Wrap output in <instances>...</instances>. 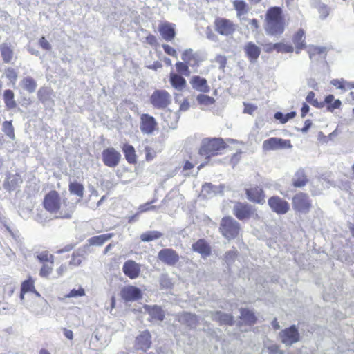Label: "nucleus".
I'll return each instance as SVG.
<instances>
[{
    "label": "nucleus",
    "instance_id": "nucleus-42",
    "mask_svg": "<svg viewBox=\"0 0 354 354\" xmlns=\"http://www.w3.org/2000/svg\"><path fill=\"white\" fill-rule=\"evenodd\" d=\"M175 66L178 74H181L185 76H189L190 75L188 64L184 62H177L175 64Z\"/></svg>",
    "mask_w": 354,
    "mask_h": 354
},
{
    "label": "nucleus",
    "instance_id": "nucleus-64",
    "mask_svg": "<svg viewBox=\"0 0 354 354\" xmlns=\"http://www.w3.org/2000/svg\"><path fill=\"white\" fill-rule=\"evenodd\" d=\"M269 354H284L279 347L277 345H272L268 348Z\"/></svg>",
    "mask_w": 354,
    "mask_h": 354
},
{
    "label": "nucleus",
    "instance_id": "nucleus-28",
    "mask_svg": "<svg viewBox=\"0 0 354 354\" xmlns=\"http://www.w3.org/2000/svg\"><path fill=\"white\" fill-rule=\"evenodd\" d=\"M145 309L150 316L149 321H162L165 318V312L160 306L146 305Z\"/></svg>",
    "mask_w": 354,
    "mask_h": 354
},
{
    "label": "nucleus",
    "instance_id": "nucleus-18",
    "mask_svg": "<svg viewBox=\"0 0 354 354\" xmlns=\"http://www.w3.org/2000/svg\"><path fill=\"white\" fill-rule=\"evenodd\" d=\"M120 295L125 301H132L141 299L142 292L138 287L129 285L122 288Z\"/></svg>",
    "mask_w": 354,
    "mask_h": 354
},
{
    "label": "nucleus",
    "instance_id": "nucleus-43",
    "mask_svg": "<svg viewBox=\"0 0 354 354\" xmlns=\"http://www.w3.org/2000/svg\"><path fill=\"white\" fill-rule=\"evenodd\" d=\"M275 51L281 53H289L294 51V48L290 44H284L283 42H278L274 44Z\"/></svg>",
    "mask_w": 354,
    "mask_h": 354
},
{
    "label": "nucleus",
    "instance_id": "nucleus-58",
    "mask_svg": "<svg viewBox=\"0 0 354 354\" xmlns=\"http://www.w3.org/2000/svg\"><path fill=\"white\" fill-rule=\"evenodd\" d=\"M162 48L165 53L174 57H177L176 50L168 44H163Z\"/></svg>",
    "mask_w": 354,
    "mask_h": 354
},
{
    "label": "nucleus",
    "instance_id": "nucleus-8",
    "mask_svg": "<svg viewBox=\"0 0 354 354\" xmlns=\"http://www.w3.org/2000/svg\"><path fill=\"white\" fill-rule=\"evenodd\" d=\"M152 106L158 109H166L171 102L170 93L164 89L155 90L149 98Z\"/></svg>",
    "mask_w": 354,
    "mask_h": 354
},
{
    "label": "nucleus",
    "instance_id": "nucleus-37",
    "mask_svg": "<svg viewBox=\"0 0 354 354\" xmlns=\"http://www.w3.org/2000/svg\"><path fill=\"white\" fill-rule=\"evenodd\" d=\"M23 88L28 93H34L37 88V82L32 77H25L21 80Z\"/></svg>",
    "mask_w": 354,
    "mask_h": 354
},
{
    "label": "nucleus",
    "instance_id": "nucleus-19",
    "mask_svg": "<svg viewBox=\"0 0 354 354\" xmlns=\"http://www.w3.org/2000/svg\"><path fill=\"white\" fill-rule=\"evenodd\" d=\"M175 27L174 24L168 21L160 23L158 26V31L162 39L167 41L174 40L176 37Z\"/></svg>",
    "mask_w": 354,
    "mask_h": 354
},
{
    "label": "nucleus",
    "instance_id": "nucleus-32",
    "mask_svg": "<svg viewBox=\"0 0 354 354\" xmlns=\"http://www.w3.org/2000/svg\"><path fill=\"white\" fill-rule=\"evenodd\" d=\"M126 160L129 164L137 162V156L134 147L129 144H124L122 147Z\"/></svg>",
    "mask_w": 354,
    "mask_h": 354
},
{
    "label": "nucleus",
    "instance_id": "nucleus-7",
    "mask_svg": "<svg viewBox=\"0 0 354 354\" xmlns=\"http://www.w3.org/2000/svg\"><path fill=\"white\" fill-rule=\"evenodd\" d=\"M214 27L218 34L228 37L236 32L237 25L229 19L218 17L214 19Z\"/></svg>",
    "mask_w": 354,
    "mask_h": 354
},
{
    "label": "nucleus",
    "instance_id": "nucleus-6",
    "mask_svg": "<svg viewBox=\"0 0 354 354\" xmlns=\"http://www.w3.org/2000/svg\"><path fill=\"white\" fill-rule=\"evenodd\" d=\"M233 214L239 221L249 220L251 218H259L256 209L250 204L237 201L233 207Z\"/></svg>",
    "mask_w": 354,
    "mask_h": 354
},
{
    "label": "nucleus",
    "instance_id": "nucleus-52",
    "mask_svg": "<svg viewBox=\"0 0 354 354\" xmlns=\"http://www.w3.org/2000/svg\"><path fill=\"white\" fill-rule=\"evenodd\" d=\"M197 100L200 104L205 105H210L215 102V100L212 97L205 95H199Z\"/></svg>",
    "mask_w": 354,
    "mask_h": 354
},
{
    "label": "nucleus",
    "instance_id": "nucleus-10",
    "mask_svg": "<svg viewBox=\"0 0 354 354\" xmlns=\"http://www.w3.org/2000/svg\"><path fill=\"white\" fill-rule=\"evenodd\" d=\"M158 259L162 263L169 266H175L179 262L178 253L172 248H163L158 253Z\"/></svg>",
    "mask_w": 354,
    "mask_h": 354
},
{
    "label": "nucleus",
    "instance_id": "nucleus-25",
    "mask_svg": "<svg viewBox=\"0 0 354 354\" xmlns=\"http://www.w3.org/2000/svg\"><path fill=\"white\" fill-rule=\"evenodd\" d=\"M182 75L176 72H171L169 74V82L176 90L183 91L187 86L186 80Z\"/></svg>",
    "mask_w": 354,
    "mask_h": 354
},
{
    "label": "nucleus",
    "instance_id": "nucleus-1",
    "mask_svg": "<svg viewBox=\"0 0 354 354\" xmlns=\"http://www.w3.org/2000/svg\"><path fill=\"white\" fill-rule=\"evenodd\" d=\"M44 209L51 214H55L56 218L70 219L75 211V206L62 199L59 193L53 189L44 196L42 201Z\"/></svg>",
    "mask_w": 354,
    "mask_h": 354
},
{
    "label": "nucleus",
    "instance_id": "nucleus-14",
    "mask_svg": "<svg viewBox=\"0 0 354 354\" xmlns=\"http://www.w3.org/2000/svg\"><path fill=\"white\" fill-rule=\"evenodd\" d=\"M158 124L155 118L147 113L140 115V129L145 134H152L157 129Z\"/></svg>",
    "mask_w": 354,
    "mask_h": 354
},
{
    "label": "nucleus",
    "instance_id": "nucleus-20",
    "mask_svg": "<svg viewBox=\"0 0 354 354\" xmlns=\"http://www.w3.org/2000/svg\"><path fill=\"white\" fill-rule=\"evenodd\" d=\"M309 182L308 175L303 168L297 169L292 178V185L295 188H302Z\"/></svg>",
    "mask_w": 354,
    "mask_h": 354
},
{
    "label": "nucleus",
    "instance_id": "nucleus-54",
    "mask_svg": "<svg viewBox=\"0 0 354 354\" xmlns=\"http://www.w3.org/2000/svg\"><path fill=\"white\" fill-rule=\"evenodd\" d=\"M215 61L219 65V68L223 70L227 65V57L222 55H218L215 57Z\"/></svg>",
    "mask_w": 354,
    "mask_h": 354
},
{
    "label": "nucleus",
    "instance_id": "nucleus-63",
    "mask_svg": "<svg viewBox=\"0 0 354 354\" xmlns=\"http://www.w3.org/2000/svg\"><path fill=\"white\" fill-rule=\"evenodd\" d=\"M146 41L148 44L154 46L158 44L157 39L153 35L149 34L146 37Z\"/></svg>",
    "mask_w": 354,
    "mask_h": 354
},
{
    "label": "nucleus",
    "instance_id": "nucleus-59",
    "mask_svg": "<svg viewBox=\"0 0 354 354\" xmlns=\"http://www.w3.org/2000/svg\"><path fill=\"white\" fill-rule=\"evenodd\" d=\"M257 106L252 104L244 103L243 113L252 115L257 110Z\"/></svg>",
    "mask_w": 354,
    "mask_h": 354
},
{
    "label": "nucleus",
    "instance_id": "nucleus-9",
    "mask_svg": "<svg viewBox=\"0 0 354 354\" xmlns=\"http://www.w3.org/2000/svg\"><path fill=\"white\" fill-rule=\"evenodd\" d=\"M292 147L290 140L272 137L263 141V149L264 151H274L279 149H290Z\"/></svg>",
    "mask_w": 354,
    "mask_h": 354
},
{
    "label": "nucleus",
    "instance_id": "nucleus-40",
    "mask_svg": "<svg viewBox=\"0 0 354 354\" xmlns=\"http://www.w3.org/2000/svg\"><path fill=\"white\" fill-rule=\"evenodd\" d=\"M36 258L41 264L45 263H51V264H54V255L50 254L48 250L39 252L37 254Z\"/></svg>",
    "mask_w": 354,
    "mask_h": 354
},
{
    "label": "nucleus",
    "instance_id": "nucleus-46",
    "mask_svg": "<svg viewBox=\"0 0 354 354\" xmlns=\"http://www.w3.org/2000/svg\"><path fill=\"white\" fill-rule=\"evenodd\" d=\"M295 115L296 113L295 111L288 113L287 114H283L281 112H277L274 113V118L276 120H279L281 123L284 124L287 122L290 119L295 118Z\"/></svg>",
    "mask_w": 354,
    "mask_h": 354
},
{
    "label": "nucleus",
    "instance_id": "nucleus-62",
    "mask_svg": "<svg viewBox=\"0 0 354 354\" xmlns=\"http://www.w3.org/2000/svg\"><path fill=\"white\" fill-rule=\"evenodd\" d=\"M241 153L242 152L239 151L232 156L230 162L233 166L236 165L240 161L241 158Z\"/></svg>",
    "mask_w": 354,
    "mask_h": 354
},
{
    "label": "nucleus",
    "instance_id": "nucleus-53",
    "mask_svg": "<svg viewBox=\"0 0 354 354\" xmlns=\"http://www.w3.org/2000/svg\"><path fill=\"white\" fill-rule=\"evenodd\" d=\"M145 160L148 162L151 161L156 156V152L149 146H146L145 147Z\"/></svg>",
    "mask_w": 354,
    "mask_h": 354
},
{
    "label": "nucleus",
    "instance_id": "nucleus-38",
    "mask_svg": "<svg viewBox=\"0 0 354 354\" xmlns=\"http://www.w3.org/2000/svg\"><path fill=\"white\" fill-rule=\"evenodd\" d=\"M327 48L323 46H310L308 48V53L310 59L317 56H323L326 54Z\"/></svg>",
    "mask_w": 354,
    "mask_h": 354
},
{
    "label": "nucleus",
    "instance_id": "nucleus-15",
    "mask_svg": "<svg viewBox=\"0 0 354 354\" xmlns=\"http://www.w3.org/2000/svg\"><path fill=\"white\" fill-rule=\"evenodd\" d=\"M122 271L128 278L136 279L141 274V265L133 260H127L123 264Z\"/></svg>",
    "mask_w": 354,
    "mask_h": 354
},
{
    "label": "nucleus",
    "instance_id": "nucleus-48",
    "mask_svg": "<svg viewBox=\"0 0 354 354\" xmlns=\"http://www.w3.org/2000/svg\"><path fill=\"white\" fill-rule=\"evenodd\" d=\"M306 100L308 103L310 104L315 108L322 109L323 104H321V102H319L317 98H315V94L313 91H310L306 97Z\"/></svg>",
    "mask_w": 354,
    "mask_h": 354
},
{
    "label": "nucleus",
    "instance_id": "nucleus-23",
    "mask_svg": "<svg viewBox=\"0 0 354 354\" xmlns=\"http://www.w3.org/2000/svg\"><path fill=\"white\" fill-rule=\"evenodd\" d=\"M305 32L303 29H299L292 36V42L295 44V52L299 54L306 48Z\"/></svg>",
    "mask_w": 354,
    "mask_h": 354
},
{
    "label": "nucleus",
    "instance_id": "nucleus-33",
    "mask_svg": "<svg viewBox=\"0 0 354 354\" xmlns=\"http://www.w3.org/2000/svg\"><path fill=\"white\" fill-rule=\"evenodd\" d=\"M232 4L236 10V16L239 19L249 12V6L243 0H234Z\"/></svg>",
    "mask_w": 354,
    "mask_h": 354
},
{
    "label": "nucleus",
    "instance_id": "nucleus-44",
    "mask_svg": "<svg viewBox=\"0 0 354 354\" xmlns=\"http://www.w3.org/2000/svg\"><path fill=\"white\" fill-rule=\"evenodd\" d=\"M54 264L51 263H42V266L39 270V276L42 278H48L50 274L53 272Z\"/></svg>",
    "mask_w": 354,
    "mask_h": 354
},
{
    "label": "nucleus",
    "instance_id": "nucleus-22",
    "mask_svg": "<svg viewBox=\"0 0 354 354\" xmlns=\"http://www.w3.org/2000/svg\"><path fill=\"white\" fill-rule=\"evenodd\" d=\"M243 50L246 57L251 62H256L261 54V48L252 41L247 42Z\"/></svg>",
    "mask_w": 354,
    "mask_h": 354
},
{
    "label": "nucleus",
    "instance_id": "nucleus-16",
    "mask_svg": "<svg viewBox=\"0 0 354 354\" xmlns=\"http://www.w3.org/2000/svg\"><path fill=\"white\" fill-rule=\"evenodd\" d=\"M281 342L286 345H291L299 340V333L295 326H291L280 333Z\"/></svg>",
    "mask_w": 354,
    "mask_h": 354
},
{
    "label": "nucleus",
    "instance_id": "nucleus-60",
    "mask_svg": "<svg viewBox=\"0 0 354 354\" xmlns=\"http://www.w3.org/2000/svg\"><path fill=\"white\" fill-rule=\"evenodd\" d=\"M181 317L185 321H192L194 322H197V317L196 315L192 314L190 313L184 312L181 314Z\"/></svg>",
    "mask_w": 354,
    "mask_h": 354
},
{
    "label": "nucleus",
    "instance_id": "nucleus-61",
    "mask_svg": "<svg viewBox=\"0 0 354 354\" xmlns=\"http://www.w3.org/2000/svg\"><path fill=\"white\" fill-rule=\"evenodd\" d=\"M331 84L337 88L345 89L346 82L344 80H333Z\"/></svg>",
    "mask_w": 354,
    "mask_h": 354
},
{
    "label": "nucleus",
    "instance_id": "nucleus-2",
    "mask_svg": "<svg viewBox=\"0 0 354 354\" xmlns=\"http://www.w3.org/2000/svg\"><path fill=\"white\" fill-rule=\"evenodd\" d=\"M286 22L283 10L279 6L270 7L265 14L264 30L272 37L281 35L286 29Z\"/></svg>",
    "mask_w": 354,
    "mask_h": 354
},
{
    "label": "nucleus",
    "instance_id": "nucleus-51",
    "mask_svg": "<svg viewBox=\"0 0 354 354\" xmlns=\"http://www.w3.org/2000/svg\"><path fill=\"white\" fill-rule=\"evenodd\" d=\"M85 295V290L82 287L78 289H72L68 294L65 295V298L79 297Z\"/></svg>",
    "mask_w": 354,
    "mask_h": 354
},
{
    "label": "nucleus",
    "instance_id": "nucleus-30",
    "mask_svg": "<svg viewBox=\"0 0 354 354\" xmlns=\"http://www.w3.org/2000/svg\"><path fill=\"white\" fill-rule=\"evenodd\" d=\"M240 319L247 325H254L257 318L254 312L248 308H241L240 310Z\"/></svg>",
    "mask_w": 354,
    "mask_h": 354
},
{
    "label": "nucleus",
    "instance_id": "nucleus-45",
    "mask_svg": "<svg viewBox=\"0 0 354 354\" xmlns=\"http://www.w3.org/2000/svg\"><path fill=\"white\" fill-rule=\"evenodd\" d=\"M5 75L8 80H9L10 84L14 86L18 78V74L15 69L11 67H8L5 70Z\"/></svg>",
    "mask_w": 354,
    "mask_h": 354
},
{
    "label": "nucleus",
    "instance_id": "nucleus-17",
    "mask_svg": "<svg viewBox=\"0 0 354 354\" xmlns=\"http://www.w3.org/2000/svg\"><path fill=\"white\" fill-rule=\"evenodd\" d=\"M247 198L254 203L263 204L265 202V193L263 189L259 186H254L245 189Z\"/></svg>",
    "mask_w": 354,
    "mask_h": 354
},
{
    "label": "nucleus",
    "instance_id": "nucleus-41",
    "mask_svg": "<svg viewBox=\"0 0 354 354\" xmlns=\"http://www.w3.org/2000/svg\"><path fill=\"white\" fill-rule=\"evenodd\" d=\"M53 90L48 87H41L37 92V97L41 102H45L50 98Z\"/></svg>",
    "mask_w": 354,
    "mask_h": 354
},
{
    "label": "nucleus",
    "instance_id": "nucleus-35",
    "mask_svg": "<svg viewBox=\"0 0 354 354\" xmlns=\"http://www.w3.org/2000/svg\"><path fill=\"white\" fill-rule=\"evenodd\" d=\"M113 236V233L104 234L98 236H95L90 238L88 240L89 245H102L105 242L111 239Z\"/></svg>",
    "mask_w": 354,
    "mask_h": 354
},
{
    "label": "nucleus",
    "instance_id": "nucleus-31",
    "mask_svg": "<svg viewBox=\"0 0 354 354\" xmlns=\"http://www.w3.org/2000/svg\"><path fill=\"white\" fill-rule=\"evenodd\" d=\"M0 53L3 61L6 64L11 62L14 57V51L10 44L3 43L0 45Z\"/></svg>",
    "mask_w": 354,
    "mask_h": 354
},
{
    "label": "nucleus",
    "instance_id": "nucleus-57",
    "mask_svg": "<svg viewBox=\"0 0 354 354\" xmlns=\"http://www.w3.org/2000/svg\"><path fill=\"white\" fill-rule=\"evenodd\" d=\"M39 44L40 47L46 50H50L51 49V46L45 37H41L39 40Z\"/></svg>",
    "mask_w": 354,
    "mask_h": 354
},
{
    "label": "nucleus",
    "instance_id": "nucleus-4",
    "mask_svg": "<svg viewBox=\"0 0 354 354\" xmlns=\"http://www.w3.org/2000/svg\"><path fill=\"white\" fill-rule=\"evenodd\" d=\"M240 223L230 216L221 218L219 225V232L227 240L238 238L241 234Z\"/></svg>",
    "mask_w": 354,
    "mask_h": 354
},
{
    "label": "nucleus",
    "instance_id": "nucleus-21",
    "mask_svg": "<svg viewBox=\"0 0 354 354\" xmlns=\"http://www.w3.org/2000/svg\"><path fill=\"white\" fill-rule=\"evenodd\" d=\"M193 251L199 253L202 257H207L211 254L212 249L209 244L203 239H200L192 244Z\"/></svg>",
    "mask_w": 354,
    "mask_h": 354
},
{
    "label": "nucleus",
    "instance_id": "nucleus-34",
    "mask_svg": "<svg viewBox=\"0 0 354 354\" xmlns=\"http://www.w3.org/2000/svg\"><path fill=\"white\" fill-rule=\"evenodd\" d=\"M35 281L31 277L24 281L21 284L20 298L24 299V295L28 292H35Z\"/></svg>",
    "mask_w": 354,
    "mask_h": 354
},
{
    "label": "nucleus",
    "instance_id": "nucleus-27",
    "mask_svg": "<svg viewBox=\"0 0 354 354\" xmlns=\"http://www.w3.org/2000/svg\"><path fill=\"white\" fill-rule=\"evenodd\" d=\"M212 319L219 325L232 326L234 323V317L231 314H227L221 311H216L212 314Z\"/></svg>",
    "mask_w": 354,
    "mask_h": 354
},
{
    "label": "nucleus",
    "instance_id": "nucleus-29",
    "mask_svg": "<svg viewBox=\"0 0 354 354\" xmlns=\"http://www.w3.org/2000/svg\"><path fill=\"white\" fill-rule=\"evenodd\" d=\"M3 100L7 110H12L17 106L15 100V93L11 89H6L3 93Z\"/></svg>",
    "mask_w": 354,
    "mask_h": 354
},
{
    "label": "nucleus",
    "instance_id": "nucleus-39",
    "mask_svg": "<svg viewBox=\"0 0 354 354\" xmlns=\"http://www.w3.org/2000/svg\"><path fill=\"white\" fill-rule=\"evenodd\" d=\"M162 234L158 231H148L140 235V240L143 242H149L162 237Z\"/></svg>",
    "mask_w": 354,
    "mask_h": 354
},
{
    "label": "nucleus",
    "instance_id": "nucleus-55",
    "mask_svg": "<svg viewBox=\"0 0 354 354\" xmlns=\"http://www.w3.org/2000/svg\"><path fill=\"white\" fill-rule=\"evenodd\" d=\"M190 160L192 161L186 160L184 162V165L183 167V169L184 171L191 170L192 169H193L195 165L198 163L197 160L196 159H194L192 156H190Z\"/></svg>",
    "mask_w": 354,
    "mask_h": 354
},
{
    "label": "nucleus",
    "instance_id": "nucleus-26",
    "mask_svg": "<svg viewBox=\"0 0 354 354\" xmlns=\"http://www.w3.org/2000/svg\"><path fill=\"white\" fill-rule=\"evenodd\" d=\"M192 88L198 91L207 93L209 91V86L206 79L198 75H194L190 80Z\"/></svg>",
    "mask_w": 354,
    "mask_h": 354
},
{
    "label": "nucleus",
    "instance_id": "nucleus-3",
    "mask_svg": "<svg viewBox=\"0 0 354 354\" xmlns=\"http://www.w3.org/2000/svg\"><path fill=\"white\" fill-rule=\"evenodd\" d=\"M227 147V145L221 138H205L201 140L198 153L205 157V161L198 166V170L205 167L211 158L221 154V151Z\"/></svg>",
    "mask_w": 354,
    "mask_h": 354
},
{
    "label": "nucleus",
    "instance_id": "nucleus-13",
    "mask_svg": "<svg viewBox=\"0 0 354 354\" xmlns=\"http://www.w3.org/2000/svg\"><path fill=\"white\" fill-rule=\"evenodd\" d=\"M151 334L148 330L140 332L135 339L134 348L136 350L146 352L152 345Z\"/></svg>",
    "mask_w": 354,
    "mask_h": 354
},
{
    "label": "nucleus",
    "instance_id": "nucleus-24",
    "mask_svg": "<svg viewBox=\"0 0 354 354\" xmlns=\"http://www.w3.org/2000/svg\"><path fill=\"white\" fill-rule=\"evenodd\" d=\"M323 108L326 107L329 112H334L336 109H339L342 106V102L339 99H335L332 94L326 95L323 101H321Z\"/></svg>",
    "mask_w": 354,
    "mask_h": 354
},
{
    "label": "nucleus",
    "instance_id": "nucleus-36",
    "mask_svg": "<svg viewBox=\"0 0 354 354\" xmlns=\"http://www.w3.org/2000/svg\"><path fill=\"white\" fill-rule=\"evenodd\" d=\"M68 190L71 194H75L80 198L84 196V187L82 183L71 182L68 185Z\"/></svg>",
    "mask_w": 354,
    "mask_h": 354
},
{
    "label": "nucleus",
    "instance_id": "nucleus-5",
    "mask_svg": "<svg viewBox=\"0 0 354 354\" xmlns=\"http://www.w3.org/2000/svg\"><path fill=\"white\" fill-rule=\"evenodd\" d=\"M292 207L295 213L307 214L313 207L312 200L307 193L297 192L292 196Z\"/></svg>",
    "mask_w": 354,
    "mask_h": 354
},
{
    "label": "nucleus",
    "instance_id": "nucleus-56",
    "mask_svg": "<svg viewBox=\"0 0 354 354\" xmlns=\"http://www.w3.org/2000/svg\"><path fill=\"white\" fill-rule=\"evenodd\" d=\"M237 254H238V252L236 250L227 251L225 254V256H224L225 257V259L227 262L234 261L235 258L236 257Z\"/></svg>",
    "mask_w": 354,
    "mask_h": 354
},
{
    "label": "nucleus",
    "instance_id": "nucleus-47",
    "mask_svg": "<svg viewBox=\"0 0 354 354\" xmlns=\"http://www.w3.org/2000/svg\"><path fill=\"white\" fill-rule=\"evenodd\" d=\"M3 132L11 139H15V131L12 121H5L2 124Z\"/></svg>",
    "mask_w": 354,
    "mask_h": 354
},
{
    "label": "nucleus",
    "instance_id": "nucleus-50",
    "mask_svg": "<svg viewBox=\"0 0 354 354\" xmlns=\"http://www.w3.org/2000/svg\"><path fill=\"white\" fill-rule=\"evenodd\" d=\"M181 58L184 62L188 64L189 65L191 64L192 61H194L196 59V57H195L194 54L193 53V51L192 49H187V50H184L182 53Z\"/></svg>",
    "mask_w": 354,
    "mask_h": 354
},
{
    "label": "nucleus",
    "instance_id": "nucleus-49",
    "mask_svg": "<svg viewBox=\"0 0 354 354\" xmlns=\"http://www.w3.org/2000/svg\"><path fill=\"white\" fill-rule=\"evenodd\" d=\"M83 259L84 257L82 254L78 252H73L69 261V265L73 267L79 266L82 263Z\"/></svg>",
    "mask_w": 354,
    "mask_h": 354
},
{
    "label": "nucleus",
    "instance_id": "nucleus-11",
    "mask_svg": "<svg viewBox=\"0 0 354 354\" xmlns=\"http://www.w3.org/2000/svg\"><path fill=\"white\" fill-rule=\"evenodd\" d=\"M102 159L104 165L115 167L121 160V154L113 147H108L102 152Z\"/></svg>",
    "mask_w": 354,
    "mask_h": 354
},
{
    "label": "nucleus",
    "instance_id": "nucleus-12",
    "mask_svg": "<svg viewBox=\"0 0 354 354\" xmlns=\"http://www.w3.org/2000/svg\"><path fill=\"white\" fill-rule=\"evenodd\" d=\"M268 204L272 212L279 215L286 214L290 209L288 202L279 196L269 198Z\"/></svg>",
    "mask_w": 354,
    "mask_h": 354
}]
</instances>
